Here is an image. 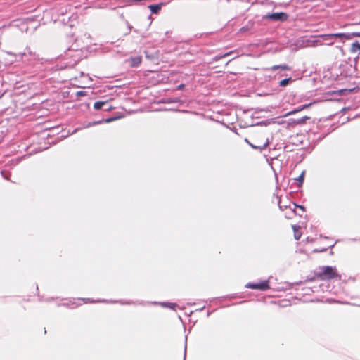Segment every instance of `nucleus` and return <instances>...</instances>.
I'll return each instance as SVG.
<instances>
[{
  "mask_svg": "<svg viewBox=\"0 0 360 360\" xmlns=\"http://www.w3.org/2000/svg\"><path fill=\"white\" fill-rule=\"evenodd\" d=\"M320 271L317 274V276L321 280H330L335 278H340L337 269L332 266H322Z\"/></svg>",
  "mask_w": 360,
  "mask_h": 360,
  "instance_id": "f257e3e1",
  "label": "nucleus"
},
{
  "mask_svg": "<svg viewBox=\"0 0 360 360\" xmlns=\"http://www.w3.org/2000/svg\"><path fill=\"white\" fill-rule=\"evenodd\" d=\"M246 287L262 291H264L270 288L269 281L267 280L262 281L257 283H248L246 284Z\"/></svg>",
  "mask_w": 360,
  "mask_h": 360,
  "instance_id": "f03ea898",
  "label": "nucleus"
},
{
  "mask_svg": "<svg viewBox=\"0 0 360 360\" xmlns=\"http://www.w3.org/2000/svg\"><path fill=\"white\" fill-rule=\"evenodd\" d=\"M264 19H269L274 21H285L288 15L284 12L274 13L271 14H266L263 17Z\"/></svg>",
  "mask_w": 360,
  "mask_h": 360,
  "instance_id": "7ed1b4c3",
  "label": "nucleus"
},
{
  "mask_svg": "<svg viewBox=\"0 0 360 360\" xmlns=\"http://www.w3.org/2000/svg\"><path fill=\"white\" fill-rule=\"evenodd\" d=\"M320 37L326 38V39L345 38L346 39H351L352 35H349V34H347V33H333V34H322L320 36Z\"/></svg>",
  "mask_w": 360,
  "mask_h": 360,
  "instance_id": "20e7f679",
  "label": "nucleus"
},
{
  "mask_svg": "<svg viewBox=\"0 0 360 360\" xmlns=\"http://www.w3.org/2000/svg\"><path fill=\"white\" fill-rule=\"evenodd\" d=\"M128 62L131 67L139 66L142 62L141 56L131 57L128 60Z\"/></svg>",
  "mask_w": 360,
  "mask_h": 360,
  "instance_id": "39448f33",
  "label": "nucleus"
},
{
  "mask_svg": "<svg viewBox=\"0 0 360 360\" xmlns=\"http://www.w3.org/2000/svg\"><path fill=\"white\" fill-rule=\"evenodd\" d=\"M245 141L252 148H255V149H259V150H263L264 149L267 145H268V142L266 141H265L264 142H263L262 143H260V144H258V145H254L251 143H250L248 141V140L246 139H245Z\"/></svg>",
  "mask_w": 360,
  "mask_h": 360,
  "instance_id": "423d86ee",
  "label": "nucleus"
},
{
  "mask_svg": "<svg viewBox=\"0 0 360 360\" xmlns=\"http://www.w3.org/2000/svg\"><path fill=\"white\" fill-rule=\"evenodd\" d=\"M278 69H281L282 70H291V67L288 65H274L271 68V70H276Z\"/></svg>",
  "mask_w": 360,
  "mask_h": 360,
  "instance_id": "0eeeda50",
  "label": "nucleus"
},
{
  "mask_svg": "<svg viewBox=\"0 0 360 360\" xmlns=\"http://www.w3.org/2000/svg\"><path fill=\"white\" fill-rule=\"evenodd\" d=\"M310 118L311 117L309 116H304L300 119L295 120L293 122L295 124L302 125V124H305L307 122V120H309Z\"/></svg>",
  "mask_w": 360,
  "mask_h": 360,
  "instance_id": "6e6552de",
  "label": "nucleus"
},
{
  "mask_svg": "<svg viewBox=\"0 0 360 360\" xmlns=\"http://www.w3.org/2000/svg\"><path fill=\"white\" fill-rule=\"evenodd\" d=\"M351 53H356L360 51V44L358 41L353 43L350 48Z\"/></svg>",
  "mask_w": 360,
  "mask_h": 360,
  "instance_id": "1a4fd4ad",
  "label": "nucleus"
},
{
  "mask_svg": "<svg viewBox=\"0 0 360 360\" xmlns=\"http://www.w3.org/2000/svg\"><path fill=\"white\" fill-rule=\"evenodd\" d=\"M312 105V103H309V104H305V105H303L302 106L298 108L296 110H294L293 111H291V112H289L287 115H292V114H295L296 112H300L302 110H303L304 109H306L307 108H309V106H311Z\"/></svg>",
  "mask_w": 360,
  "mask_h": 360,
  "instance_id": "9d476101",
  "label": "nucleus"
},
{
  "mask_svg": "<svg viewBox=\"0 0 360 360\" xmlns=\"http://www.w3.org/2000/svg\"><path fill=\"white\" fill-rule=\"evenodd\" d=\"M107 103V101H96L94 104V108L95 110H101L103 105Z\"/></svg>",
  "mask_w": 360,
  "mask_h": 360,
  "instance_id": "9b49d317",
  "label": "nucleus"
},
{
  "mask_svg": "<svg viewBox=\"0 0 360 360\" xmlns=\"http://www.w3.org/2000/svg\"><path fill=\"white\" fill-rule=\"evenodd\" d=\"M292 229L295 231V234H294V236H295V238L296 240H299L301 237V233L297 231L298 229H300V226H296V225H293L292 226Z\"/></svg>",
  "mask_w": 360,
  "mask_h": 360,
  "instance_id": "f8f14e48",
  "label": "nucleus"
},
{
  "mask_svg": "<svg viewBox=\"0 0 360 360\" xmlns=\"http://www.w3.org/2000/svg\"><path fill=\"white\" fill-rule=\"evenodd\" d=\"M149 8H150V11L153 13H157L160 10V8H161L160 6L157 5V4H155V5H150L149 6Z\"/></svg>",
  "mask_w": 360,
  "mask_h": 360,
  "instance_id": "ddd939ff",
  "label": "nucleus"
},
{
  "mask_svg": "<svg viewBox=\"0 0 360 360\" xmlns=\"http://www.w3.org/2000/svg\"><path fill=\"white\" fill-rule=\"evenodd\" d=\"M291 80H292L291 77L282 79V80L280 81L279 85L281 86H286L290 83V82Z\"/></svg>",
  "mask_w": 360,
  "mask_h": 360,
  "instance_id": "4468645a",
  "label": "nucleus"
},
{
  "mask_svg": "<svg viewBox=\"0 0 360 360\" xmlns=\"http://www.w3.org/2000/svg\"><path fill=\"white\" fill-rule=\"evenodd\" d=\"M231 53L232 52L231 51V52H228V53L224 54L223 56H217V57L215 58V60H217L221 59L222 58L226 57V56L231 55Z\"/></svg>",
  "mask_w": 360,
  "mask_h": 360,
  "instance_id": "2eb2a0df",
  "label": "nucleus"
},
{
  "mask_svg": "<svg viewBox=\"0 0 360 360\" xmlns=\"http://www.w3.org/2000/svg\"><path fill=\"white\" fill-rule=\"evenodd\" d=\"M304 173L302 172L300 176L297 179V180H298L301 184H302L303 181H304Z\"/></svg>",
  "mask_w": 360,
  "mask_h": 360,
  "instance_id": "dca6fc26",
  "label": "nucleus"
},
{
  "mask_svg": "<svg viewBox=\"0 0 360 360\" xmlns=\"http://www.w3.org/2000/svg\"><path fill=\"white\" fill-rule=\"evenodd\" d=\"M349 35H352V37H360V32H352V33L349 34Z\"/></svg>",
  "mask_w": 360,
  "mask_h": 360,
  "instance_id": "f3484780",
  "label": "nucleus"
},
{
  "mask_svg": "<svg viewBox=\"0 0 360 360\" xmlns=\"http://www.w3.org/2000/svg\"><path fill=\"white\" fill-rule=\"evenodd\" d=\"M82 300L85 302V303H93L94 302V300H92L90 298H86V299H82Z\"/></svg>",
  "mask_w": 360,
  "mask_h": 360,
  "instance_id": "a211bd4d",
  "label": "nucleus"
},
{
  "mask_svg": "<svg viewBox=\"0 0 360 360\" xmlns=\"http://www.w3.org/2000/svg\"><path fill=\"white\" fill-rule=\"evenodd\" d=\"M167 306L169 307H170L171 309H174L175 307L176 306V304H175V303H169Z\"/></svg>",
  "mask_w": 360,
  "mask_h": 360,
  "instance_id": "6ab92c4d",
  "label": "nucleus"
},
{
  "mask_svg": "<svg viewBox=\"0 0 360 360\" xmlns=\"http://www.w3.org/2000/svg\"><path fill=\"white\" fill-rule=\"evenodd\" d=\"M184 88V84H180L177 86L178 90H181Z\"/></svg>",
  "mask_w": 360,
  "mask_h": 360,
  "instance_id": "aec40b11",
  "label": "nucleus"
},
{
  "mask_svg": "<svg viewBox=\"0 0 360 360\" xmlns=\"http://www.w3.org/2000/svg\"><path fill=\"white\" fill-rule=\"evenodd\" d=\"M77 94H78L79 96H84V95H85V94H84V91H79V92H77Z\"/></svg>",
  "mask_w": 360,
  "mask_h": 360,
  "instance_id": "412c9836",
  "label": "nucleus"
},
{
  "mask_svg": "<svg viewBox=\"0 0 360 360\" xmlns=\"http://www.w3.org/2000/svg\"><path fill=\"white\" fill-rule=\"evenodd\" d=\"M323 39L324 40H326V41H330V40H331V39H326V38H323Z\"/></svg>",
  "mask_w": 360,
  "mask_h": 360,
  "instance_id": "4be33fe9",
  "label": "nucleus"
},
{
  "mask_svg": "<svg viewBox=\"0 0 360 360\" xmlns=\"http://www.w3.org/2000/svg\"><path fill=\"white\" fill-rule=\"evenodd\" d=\"M328 45L330 46H332L333 44V41H330V43L328 44Z\"/></svg>",
  "mask_w": 360,
  "mask_h": 360,
  "instance_id": "5701e85b",
  "label": "nucleus"
},
{
  "mask_svg": "<svg viewBox=\"0 0 360 360\" xmlns=\"http://www.w3.org/2000/svg\"><path fill=\"white\" fill-rule=\"evenodd\" d=\"M324 250H326V249H324ZM314 252H319L317 250H314ZM319 252H322V250H320Z\"/></svg>",
  "mask_w": 360,
  "mask_h": 360,
  "instance_id": "b1692460",
  "label": "nucleus"
}]
</instances>
